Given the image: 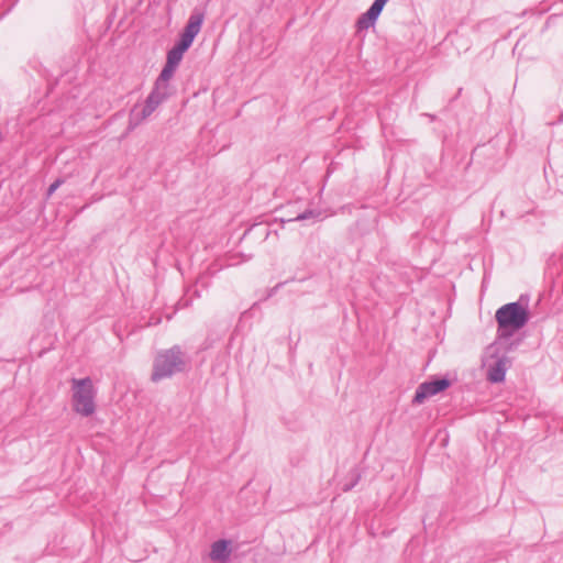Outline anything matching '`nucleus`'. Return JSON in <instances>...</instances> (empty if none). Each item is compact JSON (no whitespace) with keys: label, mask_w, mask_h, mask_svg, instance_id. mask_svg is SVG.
Returning <instances> with one entry per match:
<instances>
[{"label":"nucleus","mask_w":563,"mask_h":563,"mask_svg":"<svg viewBox=\"0 0 563 563\" xmlns=\"http://www.w3.org/2000/svg\"><path fill=\"white\" fill-rule=\"evenodd\" d=\"M387 1L388 0H375L369 7V9L358 18V29H368L369 26L374 25Z\"/></svg>","instance_id":"0eeeda50"},{"label":"nucleus","mask_w":563,"mask_h":563,"mask_svg":"<svg viewBox=\"0 0 563 563\" xmlns=\"http://www.w3.org/2000/svg\"><path fill=\"white\" fill-rule=\"evenodd\" d=\"M176 69V67L165 64L159 76L155 80L154 86L170 91V86L168 81L173 78Z\"/></svg>","instance_id":"1a4fd4ad"},{"label":"nucleus","mask_w":563,"mask_h":563,"mask_svg":"<svg viewBox=\"0 0 563 563\" xmlns=\"http://www.w3.org/2000/svg\"><path fill=\"white\" fill-rule=\"evenodd\" d=\"M187 357L179 345L159 352L153 365L152 380L158 382L185 371Z\"/></svg>","instance_id":"f257e3e1"},{"label":"nucleus","mask_w":563,"mask_h":563,"mask_svg":"<svg viewBox=\"0 0 563 563\" xmlns=\"http://www.w3.org/2000/svg\"><path fill=\"white\" fill-rule=\"evenodd\" d=\"M319 213L313 210H306L302 213H299L297 217L289 219L288 221H303L307 219L316 218Z\"/></svg>","instance_id":"f8f14e48"},{"label":"nucleus","mask_w":563,"mask_h":563,"mask_svg":"<svg viewBox=\"0 0 563 563\" xmlns=\"http://www.w3.org/2000/svg\"><path fill=\"white\" fill-rule=\"evenodd\" d=\"M63 183L64 180L60 178H57L54 183H52L47 188V197H51L60 187Z\"/></svg>","instance_id":"ddd939ff"},{"label":"nucleus","mask_w":563,"mask_h":563,"mask_svg":"<svg viewBox=\"0 0 563 563\" xmlns=\"http://www.w3.org/2000/svg\"><path fill=\"white\" fill-rule=\"evenodd\" d=\"M172 91L154 86L147 96L143 108L140 112L134 108L130 114V129L137 126L143 120L147 119L159 104L169 98Z\"/></svg>","instance_id":"20e7f679"},{"label":"nucleus","mask_w":563,"mask_h":563,"mask_svg":"<svg viewBox=\"0 0 563 563\" xmlns=\"http://www.w3.org/2000/svg\"><path fill=\"white\" fill-rule=\"evenodd\" d=\"M187 51L183 49L180 46H177L176 44L167 52V56H166V63L167 65H170V66H174V67H178L181 59H183V56L184 54L186 53Z\"/></svg>","instance_id":"9b49d317"},{"label":"nucleus","mask_w":563,"mask_h":563,"mask_svg":"<svg viewBox=\"0 0 563 563\" xmlns=\"http://www.w3.org/2000/svg\"><path fill=\"white\" fill-rule=\"evenodd\" d=\"M451 386V382L443 377V378H437L429 382L421 383L413 396L412 404L413 405H421L424 402L426 399L429 397H432L446 388Z\"/></svg>","instance_id":"423d86ee"},{"label":"nucleus","mask_w":563,"mask_h":563,"mask_svg":"<svg viewBox=\"0 0 563 563\" xmlns=\"http://www.w3.org/2000/svg\"><path fill=\"white\" fill-rule=\"evenodd\" d=\"M506 368L505 364L501 360L494 363V365L489 366L487 378L492 383H500L505 379Z\"/></svg>","instance_id":"9d476101"},{"label":"nucleus","mask_w":563,"mask_h":563,"mask_svg":"<svg viewBox=\"0 0 563 563\" xmlns=\"http://www.w3.org/2000/svg\"><path fill=\"white\" fill-rule=\"evenodd\" d=\"M230 555V543L225 540H219L211 547L210 559L213 561H224Z\"/></svg>","instance_id":"6e6552de"},{"label":"nucleus","mask_w":563,"mask_h":563,"mask_svg":"<svg viewBox=\"0 0 563 563\" xmlns=\"http://www.w3.org/2000/svg\"><path fill=\"white\" fill-rule=\"evenodd\" d=\"M522 301L528 302L526 295H521L518 301L506 303L496 311L495 318L500 335H507V330L517 331L529 321V311L523 307Z\"/></svg>","instance_id":"f03ea898"},{"label":"nucleus","mask_w":563,"mask_h":563,"mask_svg":"<svg viewBox=\"0 0 563 563\" xmlns=\"http://www.w3.org/2000/svg\"><path fill=\"white\" fill-rule=\"evenodd\" d=\"M203 21L205 13L199 9H194L184 30L179 34V40L176 42V45L188 51L195 37L199 34Z\"/></svg>","instance_id":"39448f33"},{"label":"nucleus","mask_w":563,"mask_h":563,"mask_svg":"<svg viewBox=\"0 0 563 563\" xmlns=\"http://www.w3.org/2000/svg\"><path fill=\"white\" fill-rule=\"evenodd\" d=\"M283 284H277L274 288L271 289L269 296H273V294L282 286Z\"/></svg>","instance_id":"4468645a"},{"label":"nucleus","mask_w":563,"mask_h":563,"mask_svg":"<svg viewBox=\"0 0 563 563\" xmlns=\"http://www.w3.org/2000/svg\"><path fill=\"white\" fill-rule=\"evenodd\" d=\"M71 406L76 413L89 417L96 411V389L90 377L71 379Z\"/></svg>","instance_id":"7ed1b4c3"},{"label":"nucleus","mask_w":563,"mask_h":563,"mask_svg":"<svg viewBox=\"0 0 563 563\" xmlns=\"http://www.w3.org/2000/svg\"><path fill=\"white\" fill-rule=\"evenodd\" d=\"M264 235H265V239H267L269 235V230L267 227L264 228Z\"/></svg>","instance_id":"2eb2a0df"}]
</instances>
